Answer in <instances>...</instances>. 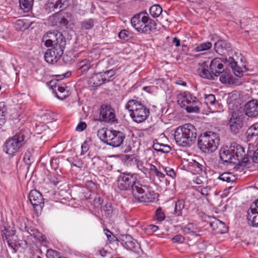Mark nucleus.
Wrapping results in <instances>:
<instances>
[{"mask_svg": "<svg viewBox=\"0 0 258 258\" xmlns=\"http://www.w3.org/2000/svg\"><path fill=\"white\" fill-rule=\"evenodd\" d=\"M220 157L224 162L240 166H246L249 162V158L244 148L237 144L222 148L220 151Z\"/></svg>", "mask_w": 258, "mask_h": 258, "instance_id": "1", "label": "nucleus"}, {"mask_svg": "<svg viewBox=\"0 0 258 258\" xmlns=\"http://www.w3.org/2000/svg\"><path fill=\"white\" fill-rule=\"evenodd\" d=\"M197 136V129L190 123H186L176 128L174 139L177 145L183 147L191 146Z\"/></svg>", "mask_w": 258, "mask_h": 258, "instance_id": "2", "label": "nucleus"}, {"mask_svg": "<svg viewBox=\"0 0 258 258\" xmlns=\"http://www.w3.org/2000/svg\"><path fill=\"white\" fill-rule=\"evenodd\" d=\"M132 26L139 33L150 34L156 30L155 22L151 19L148 14L142 12L134 15L131 20Z\"/></svg>", "mask_w": 258, "mask_h": 258, "instance_id": "3", "label": "nucleus"}, {"mask_svg": "<svg viewBox=\"0 0 258 258\" xmlns=\"http://www.w3.org/2000/svg\"><path fill=\"white\" fill-rule=\"evenodd\" d=\"M132 195L136 201L141 203H148L154 201L157 194L150 185L144 181H138L133 187Z\"/></svg>", "mask_w": 258, "mask_h": 258, "instance_id": "4", "label": "nucleus"}, {"mask_svg": "<svg viewBox=\"0 0 258 258\" xmlns=\"http://www.w3.org/2000/svg\"><path fill=\"white\" fill-rule=\"evenodd\" d=\"M125 108L130 112V116L133 120L138 123L145 120L150 114L149 109L136 100H130L126 104Z\"/></svg>", "mask_w": 258, "mask_h": 258, "instance_id": "5", "label": "nucleus"}, {"mask_svg": "<svg viewBox=\"0 0 258 258\" xmlns=\"http://www.w3.org/2000/svg\"><path fill=\"white\" fill-rule=\"evenodd\" d=\"M26 143L24 133L21 131L6 141L3 146L4 151L10 156H14L20 151Z\"/></svg>", "mask_w": 258, "mask_h": 258, "instance_id": "6", "label": "nucleus"}, {"mask_svg": "<svg viewBox=\"0 0 258 258\" xmlns=\"http://www.w3.org/2000/svg\"><path fill=\"white\" fill-rule=\"evenodd\" d=\"M219 141V138L216 133L206 132L199 137L198 145L204 152H213L217 149Z\"/></svg>", "mask_w": 258, "mask_h": 258, "instance_id": "7", "label": "nucleus"}, {"mask_svg": "<svg viewBox=\"0 0 258 258\" xmlns=\"http://www.w3.org/2000/svg\"><path fill=\"white\" fill-rule=\"evenodd\" d=\"M42 40L47 47L64 48L66 45L65 37L57 30L48 31L43 36Z\"/></svg>", "mask_w": 258, "mask_h": 258, "instance_id": "8", "label": "nucleus"}, {"mask_svg": "<svg viewBox=\"0 0 258 258\" xmlns=\"http://www.w3.org/2000/svg\"><path fill=\"white\" fill-rule=\"evenodd\" d=\"M244 116L235 111H232L228 119L227 125L233 135L239 134L244 127Z\"/></svg>", "mask_w": 258, "mask_h": 258, "instance_id": "9", "label": "nucleus"}, {"mask_svg": "<svg viewBox=\"0 0 258 258\" xmlns=\"http://www.w3.org/2000/svg\"><path fill=\"white\" fill-rule=\"evenodd\" d=\"M138 181L134 174L123 173L118 178L117 186L121 190H127L131 188L132 191L133 187Z\"/></svg>", "mask_w": 258, "mask_h": 258, "instance_id": "10", "label": "nucleus"}, {"mask_svg": "<svg viewBox=\"0 0 258 258\" xmlns=\"http://www.w3.org/2000/svg\"><path fill=\"white\" fill-rule=\"evenodd\" d=\"M71 20L72 14L70 13L62 11L50 16L48 19L53 26H56L59 24L63 26H67Z\"/></svg>", "mask_w": 258, "mask_h": 258, "instance_id": "11", "label": "nucleus"}, {"mask_svg": "<svg viewBox=\"0 0 258 258\" xmlns=\"http://www.w3.org/2000/svg\"><path fill=\"white\" fill-rule=\"evenodd\" d=\"M99 120L107 122H114L117 119L114 109L108 104H102L100 108Z\"/></svg>", "mask_w": 258, "mask_h": 258, "instance_id": "12", "label": "nucleus"}, {"mask_svg": "<svg viewBox=\"0 0 258 258\" xmlns=\"http://www.w3.org/2000/svg\"><path fill=\"white\" fill-rule=\"evenodd\" d=\"M118 241L127 250L136 252L140 247L137 241L129 234L121 235Z\"/></svg>", "mask_w": 258, "mask_h": 258, "instance_id": "13", "label": "nucleus"}, {"mask_svg": "<svg viewBox=\"0 0 258 258\" xmlns=\"http://www.w3.org/2000/svg\"><path fill=\"white\" fill-rule=\"evenodd\" d=\"M64 48L52 47L48 49L44 54V59L48 63L54 64L61 57Z\"/></svg>", "mask_w": 258, "mask_h": 258, "instance_id": "14", "label": "nucleus"}, {"mask_svg": "<svg viewBox=\"0 0 258 258\" xmlns=\"http://www.w3.org/2000/svg\"><path fill=\"white\" fill-rule=\"evenodd\" d=\"M28 198L35 210H41L44 206V199L41 194L36 190H32L29 194Z\"/></svg>", "mask_w": 258, "mask_h": 258, "instance_id": "15", "label": "nucleus"}, {"mask_svg": "<svg viewBox=\"0 0 258 258\" xmlns=\"http://www.w3.org/2000/svg\"><path fill=\"white\" fill-rule=\"evenodd\" d=\"M110 138L107 140V145L113 147H119L125 139V135L121 132L112 130Z\"/></svg>", "mask_w": 258, "mask_h": 258, "instance_id": "16", "label": "nucleus"}, {"mask_svg": "<svg viewBox=\"0 0 258 258\" xmlns=\"http://www.w3.org/2000/svg\"><path fill=\"white\" fill-rule=\"evenodd\" d=\"M227 61L229 63L230 67L236 76L241 77L243 75L244 73L246 70L245 66L242 64L240 66L238 64V62L233 57L231 56L227 59Z\"/></svg>", "mask_w": 258, "mask_h": 258, "instance_id": "17", "label": "nucleus"}, {"mask_svg": "<svg viewBox=\"0 0 258 258\" xmlns=\"http://www.w3.org/2000/svg\"><path fill=\"white\" fill-rule=\"evenodd\" d=\"M210 70L213 76H219L221 72L224 71L223 60L219 58L212 59L210 65Z\"/></svg>", "mask_w": 258, "mask_h": 258, "instance_id": "18", "label": "nucleus"}, {"mask_svg": "<svg viewBox=\"0 0 258 258\" xmlns=\"http://www.w3.org/2000/svg\"><path fill=\"white\" fill-rule=\"evenodd\" d=\"M246 115L254 117L258 115V103L256 100H252L246 103L244 106Z\"/></svg>", "mask_w": 258, "mask_h": 258, "instance_id": "19", "label": "nucleus"}, {"mask_svg": "<svg viewBox=\"0 0 258 258\" xmlns=\"http://www.w3.org/2000/svg\"><path fill=\"white\" fill-rule=\"evenodd\" d=\"M68 5L69 0H48L45 5V10L48 12H51L57 8H66Z\"/></svg>", "mask_w": 258, "mask_h": 258, "instance_id": "20", "label": "nucleus"}, {"mask_svg": "<svg viewBox=\"0 0 258 258\" xmlns=\"http://www.w3.org/2000/svg\"><path fill=\"white\" fill-rule=\"evenodd\" d=\"M205 103L208 106L210 112H218L220 107L219 103L216 100L215 96L213 94L205 95Z\"/></svg>", "mask_w": 258, "mask_h": 258, "instance_id": "21", "label": "nucleus"}, {"mask_svg": "<svg viewBox=\"0 0 258 258\" xmlns=\"http://www.w3.org/2000/svg\"><path fill=\"white\" fill-rule=\"evenodd\" d=\"M231 44L224 40H219L214 44L215 51L222 55L231 48Z\"/></svg>", "mask_w": 258, "mask_h": 258, "instance_id": "22", "label": "nucleus"}, {"mask_svg": "<svg viewBox=\"0 0 258 258\" xmlns=\"http://www.w3.org/2000/svg\"><path fill=\"white\" fill-rule=\"evenodd\" d=\"M208 65L206 61H204L201 63H200V67L198 69V72L203 78L214 80L213 76L211 73V71L208 69Z\"/></svg>", "mask_w": 258, "mask_h": 258, "instance_id": "23", "label": "nucleus"}, {"mask_svg": "<svg viewBox=\"0 0 258 258\" xmlns=\"http://www.w3.org/2000/svg\"><path fill=\"white\" fill-rule=\"evenodd\" d=\"M195 97H196L193 96L190 93L185 92L178 96L177 102L182 107H184L186 109V107H187L188 104L190 103V102L194 99L193 98Z\"/></svg>", "mask_w": 258, "mask_h": 258, "instance_id": "24", "label": "nucleus"}, {"mask_svg": "<svg viewBox=\"0 0 258 258\" xmlns=\"http://www.w3.org/2000/svg\"><path fill=\"white\" fill-rule=\"evenodd\" d=\"M91 67V61L88 59L82 60L76 64V69L79 73L86 74Z\"/></svg>", "mask_w": 258, "mask_h": 258, "instance_id": "25", "label": "nucleus"}, {"mask_svg": "<svg viewBox=\"0 0 258 258\" xmlns=\"http://www.w3.org/2000/svg\"><path fill=\"white\" fill-rule=\"evenodd\" d=\"M185 208V200L178 199L175 203L174 210L173 214L176 217L182 216V210Z\"/></svg>", "mask_w": 258, "mask_h": 258, "instance_id": "26", "label": "nucleus"}, {"mask_svg": "<svg viewBox=\"0 0 258 258\" xmlns=\"http://www.w3.org/2000/svg\"><path fill=\"white\" fill-rule=\"evenodd\" d=\"M193 99L186 107L185 110L188 113L199 112L200 110L201 103L196 97Z\"/></svg>", "mask_w": 258, "mask_h": 258, "instance_id": "27", "label": "nucleus"}, {"mask_svg": "<svg viewBox=\"0 0 258 258\" xmlns=\"http://www.w3.org/2000/svg\"><path fill=\"white\" fill-rule=\"evenodd\" d=\"M247 219L249 224L258 227V212L249 209L247 211Z\"/></svg>", "mask_w": 258, "mask_h": 258, "instance_id": "28", "label": "nucleus"}, {"mask_svg": "<svg viewBox=\"0 0 258 258\" xmlns=\"http://www.w3.org/2000/svg\"><path fill=\"white\" fill-rule=\"evenodd\" d=\"M188 167V169L195 174L201 173L205 168L204 165L195 160H192V162H189Z\"/></svg>", "mask_w": 258, "mask_h": 258, "instance_id": "29", "label": "nucleus"}, {"mask_svg": "<svg viewBox=\"0 0 258 258\" xmlns=\"http://www.w3.org/2000/svg\"><path fill=\"white\" fill-rule=\"evenodd\" d=\"M112 131V130H108L106 128H102L98 131L97 136L103 143L107 145V141L109 140V135L111 134Z\"/></svg>", "mask_w": 258, "mask_h": 258, "instance_id": "30", "label": "nucleus"}, {"mask_svg": "<svg viewBox=\"0 0 258 258\" xmlns=\"http://www.w3.org/2000/svg\"><path fill=\"white\" fill-rule=\"evenodd\" d=\"M55 96L60 100H63L70 95L67 87L63 86H57V91H55Z\"/></svg>", "mask_w": 258, "mask_h": 258, "instance_id": "31", "label": "nucleus"}, {"mask_svg": "<svg viewBox=\"0 0 258 258\" xmlns=\"http://www.w3.org/2000/svg\"><path fill=\"white\" fill-rule=\"evenodd\" d=\"M5 241H6L9 246L13 250V253L17 252L18 249L20 245V244L18 243L17 235L8 238L5 240Z\"/></svg>", "mask_w": 258, "mask_h": 258, "instance_id": "32", "label": "nucleus"}, {"mask_svg": "<svg viewBox=\"0 0 258 258\" xmlns=\"http://www.w3.org/2000/svg\"><path fill=\"white\" fill-rule=\"evenodd\" d=\"M220 76V81L223 84H230L232 81V75L229 71L225 70L224 69Z\"/></svg>", "mask_w": 258, "mask_h": 258, "instance_id": "33", "label": "nucleus"}, {"mask_svg": "<svg viewBox=\"0 0 258 258\" xmlns=\"http://www.w3.org/2000/svg\"><path fill=\"white\" fill-rule=\"evenodd\" d=\"M90 83H93L94 87H98L105 83L101 73L94 75L90 80Z\"/></svg>", "mask_w": 258, "mask_h": 258, "instance_id": "34", "label": "nucleus"}, {"mask_svg": "<svg viewBox=\"0 0 258 258\" xmlns=\"http://www.w3.org/2000/svg\"><path fill=\"white\" fill-rule=\"evenodd\" d=\"M218 179L227 183H232L235 181L236 177L231 172H225L221 174Z\"/></svg>", "mask_w": 258, "mask_h": 258, "instance_id": "35", "label": "nucleus"}, {"mask_svg": "<svg viewBox=\"0 0 258 258\" xmlns=\"http://www.w3.org/2000/svg\"><path fill=\"white\" fill-rule=\"evenodd\" d=\"M246 135L248 139L258 135V122L254 123L247 129Z\"/></svg>", "mask_w": 258, "mask_h": 258, "instance_id": "36", "label": "nucleus"}, {"mask_svg": "<svg viewBox=\"0 0 258 258\" xmlns=\"http://www.w3.org/2000/svg\"><path fill=\"white\" fill-rule=\"evenodd\" d=\"M116 72V70L110 69L109 70H107L104 73H101L103 78L104 81L105 83L111 81L115 78V74Z\"/></svg>", "mask_w": 258, "mask_h": 258, "instance_id": "37", "label": "nucleus"}, {"mask_svg": "<svg viewBox=\"0 0 258 258\" xmlns=\"http://www.w3.org/2000/svg\"><path fill=\"white\" fill-rule=\"evenodd\" d=\"M162 8L159 5H154L150 8V14L153 18L158 17L160 15H162Z\"/></svg>", "mask_w": 258, "mask_h": 258, "instance_id": "38", "label": "nucleus"}, {"mask_svg": "<svg viewBox=\"0 0 258 258\" xmlns=\"http://www.w3.org/2000/svg\"><path fill=\"white\" fill-rule=\"evenodd\" d=\"M34 0H19L20 7L24 12H28L32 8Z\"/></svg>", "mask_w": 258, "mask_h": 258, "instance_id": "39", "label": "nucleus"}, {"mask_svg": "<svg viewBox=\"0 0 258 258\" xmlns=\"http://www.w3.org/2000/svg\"><path fill=\"white\" fill-rule=\"evenodd\" d=\"M7 108L4 102H0V128L6 121Z\"/></svg>", "mask_w": 258, "mask_h": 258, "instance_id": "40", "label": "nucleus"}, {"mask_svg": "<svg viewBox=\"0 0 258 258\" xmlns=\"http://www.w3.org/2000/svg\"><path fill=\"white\" fill-rule=\"evenodd\" d=\"M92 162L94 167L97 169L103 168L106 165V162L99 157H93Z\"/></svg>", "mask_w": 258, "mask_h": 258, "instance_id": "41", "label": "nucleus"}, {"mask_svg": "<svg viewBox=\"0 0 258 258\" xmlns=\"http://www.w3.org/2000/svg\"><path fill=\"white\" fill-rule=\"evenodd\" d=\"M153 147L154 150L163 153H168L171 150V148L169 146L158 143H154Z\"/></svg>", "mask_w": 258, "mask_h": 258, "instance_id": "42", "label": "nucleus"}, {"mask_svg": "<svg viewBox=\"0 0 258 258\" xmlns=\"http://www.w3.org/2000/svg\"><path fill=\"white\" fill-rule=\"evenodd\" d=\"M2 237L4 241L5 240L11 238L12 237L16 236L15 231L10 229L4 227V229L2 230Z\"/></svg>", "mask_w": 258, "mask_h": 258, "instance_id": "43", "label": "nucleus"}, {"mask_svg": "<svg viewBox=\"0 0 258 258\" xmlns=\"http://www.w3.org/2000/svg\"><path fill=\"white\" fill-rule=\"evenodd\" d=\"M212 47V44L210 42H206L200 44L196 47L194 50L196 52L205 51L210 49Z\"/></svg>", "mask_w": 258, "mask_h": 258, "instance_id": "44", "label": "nucleus"}, {"mask_svg": "<svg viewBox=\"0 0 258 258\" xmlns=\"http://www.w3.org/2000/svg\"><path fill=\"white\" fill-rule=\"evenodd\" d=\"M94 20L92 19L86 20L81 23V28L83 29L89 30L94 27Z\"/></svg>", "mask_w": 258, "mask_h": 258, "instance_id": "45", "label": "nucleus"}, {"mask_svg": "<svg viewBox=\"0 0 258 258\" xmlns=\"http://www.w3.org/2000/svg\"><path fill=\"white\" fill-rule=\"evenodd\" d=\"M149 170L154 174H155L156 176H157L159 178H164L165 177V174L161 172L160 170H159L155 165L152 164H149Z\"/></svg>", "mask_w": 258, "mask_h": 258, "instance_id": "46", "label": "nucleus"}, {"mask_svg": "<svg viewBox=\"0 0 258 258\" xmlns=\"http://www.w3.org/2000/svg\"><path fill=\"white\" fill-rule=\"evenodd\" d=\"M46 255L47 258H60L61 257L58 251L51 248L47 249Z\"/></svg>", "mask_w": 258, "mask_h": 258, "instance_id": "47", "label": "nucleus"}, {"mask_svg": "<svg viewBox=\"0 0 258 258\" xmlns=\"http://www.w3.org/2000/svg\"><path fill=\"white\" fill-rule=\"evenodd\" d=\"M211 187H210L208 186L203 187L201 186H199L197 190L200 192L202 196L208 197L210 195L209 191L211 190Z\"/></svg>", "mask_w": 258, "mask_h": 258, "instance_id": "48", "label": "nucleus"}, {"mask_svg": "<svg viewBox=\"0 0 258 258\" xmlns=\"http://www.w3.org/2000/svg\"><path fill=\"white\" fill-rule=\"evenodd\" d=\"M156 219L158 221H162L165 219V215L162 211L161 208H158L156 211Z\"/></svg>", "mask_w": 258, "mask_h": 258, "instance_id": "49", "label": "nucleus"}, {"mask_svg": "<svg viewBox=\"0 0 258 258\" xmlns=\"http://www.w3.org/2000/svg\"><path fill=\"white\" fill-rule=\"evenodd\" d=\"M103 211L105 212V215L107 217H110L113 212V208L111 204L110 203L106 204L103 207Z\"/></svg>", "mask_w": 258, "mask_h": 258, "instance_id": "50", "label": "nucleus"}, {"mask_svg": "<svg viewBox=\"0 0 258 258\" xmlns=\"http://www.w3.org/2000/svg\"><path fill=\"white\" fill-rule=\"evenodd\" d=\"M104 232L110 242H113L117 240V238L113 233L108 229H104Z\"/></svg>", "mask_w": 258, "mask_h": 258, "instance_id": "51", "label": "nucleus"}, {"mask_svg": "<svg viewBox=\"0 0 258 258\" xmlns=\"http://www.w3.org/2000/svg\"><path fill=\"white\" fill-rule=\"evenodd\" d=\"M32 160H33V157H32V155H31V153L30 152V151H27L25 153V154L24 156V157H23L24 161L27 164H30L32 162Z\"/></svg>", "mask_w": 258, "mask_h": 258, "instance_id": "52", "label": "nucleus"}, {"mask_svg": "<svg viewBox=\"0 0 258 258\" xmlns=\"http://www.w3.org/2000/svg\"><path fill=\"white\" fill-rule=\"evenodd\" d=\"M163 169L166 172V174L172 178L175 177L176 173L173 169L169 167H162Z\"/></svg>", "mask_w": 258, "mask_h": 258, "instance_id": "53", "label": "nucleus"}, {"mask_svg": "<svg viewBox=\"0 0 258 258\" xmlns=\"http://www.w3.org/2000/svg\"><path fill=\"white\" fill-rule=\"evenodd\" d=\"M102 202L103 201L101 199V198L99 196H96L93 200L92 204L93 205L94 208H98L101 206Z\"/></svg>", "mask_w": 258, "mask_h": 258, "instance_id": "54", "label": "nucleus"}, {"mask_svg": "<svg viewBox=\"0 0 258 258\" xmlns=\"http://www.w3.org/2000/svg\"><path fill=\"white\" fill-rule=\"evenodd\" d=\"M171 240L174 243H182L184 241V237L180 234H178L172 238Z\"/></svg>", "mask_w": 258, "mask_h": 258, "instance_id": "55", "label": "nucleus"}, {"mask_svg": "<svg viewBox=\"0 0 258 258\" xmlns=\"http://www.w3.org/2000/svg\"><path fill=\"white\" fill-rule=\"evenodd\" d=\"M184 231L187 233H195L194 225L192 223H189L184 228Z\"/></svg>", "mask_w": 258, "mask_h": 258, "instance_id": "56", "label": "nucleus"}, {"mask_svg": "<svg viewBox=\"0 0 258 258\" xmlns=\"http://www.w3.org/2000/svg\"><path fill=\"white\" fill-rule=\"evenodd\" d=\"M87 127V124L84 122H80L76 126V130L78 132H82Z\"/></svg>", "mask_w": 258, "mask_h": 258, "instance_id": "57", "label": "nucleus"}, {"mask_svg": "<svg viewBox=\"0 0 258 258\" xmlns=\"http://www.w3.org/2000/svg\"><path fill=\"white\" fill-rule=\"evenodd\" d=\"M129 36L128 31L126 30H122L118 33V37L121 39H125Z\"/></svg>", "mask_w": 258, "mask_h": 258, "instance_id": "58", "label": "nucleus"}, {"mask_svg": "<svg viewBox=\"0 0 258 258\" xmlns=\"http://www.w3.org/2000/svg\"><path fill=\"white\" fill-rule=\"evenodd\" d=\"M250 153H251L250 152ZM249 156H250L251 159L253 162L255 163H258V149H256L252 155L249 154Z\"/></svg>", "mask_w": 258, "mask_h": 258, "instance_id": "59", "label": "nucleus"}, {"mask_svg": "<svg viewBox=\"0 0 258 258\" xmlns=\"http://www.w3.org/2000/svg\"><path fill=\"white\" fill-rule=\"evenodd\" d=\"M82 148V154L86 153L89 149V146L88 144L85 142L81 146Z\"/></svg>", "mask_w": 258, "mask_h": 258, "instance_id": "60", "label": "nucleus"}, {"mask_svg": "<svg viewBox=\"0 0 258 258\" xmlns=\"http://www.w3.org/2000/svg\"><path fill=\"white\" fill-rule=\"evenodd\" d=\"M250 209L258 212V199L252 204Z\"/></svg>", "mask_w": 258, "mask_h": 258, "instance_id": "61", "label": "nucleus"}, {"mask_svg": "<svg viewBox=\"0 0 258 258\" xmlns=\"http://www.w3.org/2000/svg\"><path fill=\"white\" fill-rule=\"evenodd\" d=\"M50 180V181L55 185H57L60 181V180L55 176L51 177Z\"/></svg>", "mask_w": 258, "mask_h": 258, "instance_id": "62", "label": "nucleus"}, {"mask_svg": "<svg viewBox=\"0 0 258 258\" xmlns=\"http://www.w3.org/2000/svg\"><path fill=\"white\" fill-rule=\"evenodd\" d=\"M172 42L175 44L176 46H179L180 45V41L177 37H174L173 39Z\"/></svg>", "mask_w": 258, "mask_h": 258, "instance_id": "63", "label": "nucleus"}, {"mask_svg": "<svg viewBox=\"0 0 258 258\" xmlns=\"http://www.w3.org/2000/svg\"><path fill=\"white\" fill-rule=\"evenodd\" d=\"M83 165V162L81 161H76L72 163V165L81 168Z\"/></svg>", "mask_w": 258, "mask_h": 258, "instance_id": "64", "label": "nucleus"}]
</instances>
